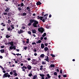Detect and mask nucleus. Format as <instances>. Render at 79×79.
Segmentation results:
<instances>
[{"label":"nucleus","instance_id":"1","mask_svg":"<svg viewBox=\"0 0 79 79\" xmlns=\"http://www.w3.org/2000/svg\"><path fill=\"white\" fill-rule=\"evenodd\" d=\"M34 22V23H33ZM33 25L34 27H37V24H39V22L37 21V20H36L34 19H33Z\"/></svg>","mask_w":79,"mask_h":79},{"label":"nucleus","instance_id":"2","mask_svg":"<svg viewBox=\"0 0 79 79\" xmlns=\"http://www.w3.org/2000/svg\"><path fill=\"white\" fill-rule=\"evenodd\" d=\"M47 56H45V59H44V60L46 61H47L48 62H49V57L48 56H49L50 55V52H49L48 51V52L47 54Z\"/></svg>","mask_w":79,"mask_h":79},{"label":"nucleus","instance_id":"3","mask_svg":"<svg viewBox=\"0 0 79 79\" xmlns=\"http://www.w3.org/2000/svg\"><path fill=\"white\" fill-rule=\"evenodd\" d=\"M38 30L41 33H43L44 31V29H43V28L42 27H41V28H38Z\"/></svg>","mask_w":79,"mask_h":79},{"label":"nucleus","instance_id":"4","mask_svg":"<svg viewBox=\"0 0 79 79\" xmlns=\"http://www.w3.org/2000/svg\"><path fill=\"white\" fill-rule=\"evenodd\" d=\"M30 22H29L28 23V26H30L32 25V23H33V19H31L30 20Z\"/></svg>","mask_w":79,"mask_h":79},{"label":"nucleus","instance_id":"5","mask_svg":"<svg viewBox=\"0 0 79 79\" xmlns=\"http://www.w3.org/2000/svg\"><path fill=\"white\" fill-rule=\"evenodd\" d=\"M8 73H6L4 74V75H3L2 78H5V77H8Z\"/></svg>","mask_w":79,"mask_h":79},{"label":"nucleus","instance_id":"6","mask_svg":"<svg viewBox=\"0 0 79 79\" xmlns=\"http://www.w3.org/2000/svg\"><path fill=\"white\" fill-rule=\"evenodd\" d=\"M9 48L10 49H14V50L16 49V48L15 45H14L13 46H10Z\"/></svg>","mask_w":79,"mask_h":79},{"label":"nucleus","instance_id":"7","mask_svg":"<svg viewBox=\"0 0 79 79\" xmlns=\"http://www.w3.org/2000/svg\"><path fill=\"white\" fill-rule=\"evenodd\" d=\"M27 68L29 70H30L32 69V66L30 65H28L27 66Z\"/></svg>","mask_w":79,"mask_h":79},{"label":"nucleus","instance_id":"8","mask_svg":"<svg viewBox=\"0 0 79 79\" xmlns=\"http://www.w3.org/2000/svg\"><path fill=\"white\" fill-rule=\"evenodd\" d=\"M32 62L34 64H37V61L36 60H35V59H33Z\"/></svg>","mask_w":79,"mask_h":79},{"label":"nucleus","instance_id":"9","mask_svg":"<svg viewBox=\"0 0 79 79\" xmlns=\"http://www.w3.org/2000/svg\"><path fill=\"white\" fill-rule=\"evenodd\" d=\"M23 30H22V29H21L20 31L19 30L18 33L19 34H20V33H23Z\"/></svg>","mask_w":79,"mask_h":79},{"label":"nucleus","instance_id":"10","mask_svg":"<svg viewBox=\"0 0 79 79\" xmlns=\"http://www.w3.org/2000/svg\"><path fill=\"white\" fill-rule=\"evenodd\" d=\"M10 7H7L6 9L5 10V12H8L9 10H10Z\"/></svg>","mask_w":79,"mask_h":79},{"label":"nucleus","instance_id":"11","mask_svg":"<svg viewBox=\"0 0 79 79\" xmlns=\"http://www.w3.org/2000/svg\"><path fill=\"white\" fill-rule=\"evenodd\" d=\"M36 4L37 6H39V5H41V4H42V3L40 1H38V2H37Z\"/></svg>","mask_w":79,"mask_h":79},{"label":"nucleus","instance_id":"12","mask_svg":"<svg viewBox=\"0 0 79 79\" xmlns=\"http://www.w3.org/2000/svg\"><path fill=\"white\" fill-rule=\"evenodd\" d=\"M50 67L51 68H54L55 67V65L54 64H51L50 66H49V68H50Z\"/></svg>","mask_w":79,"mask_h":79},{"label":"nucleus","instance_id":"13","mask_svg":"<svg viewBox=\"0 0 79 79\" xmlns=\"http://www.w3.org/2000/svg\"><path fill=\"white\" fill-rule=\"evenodd\" d=\"M10 44L11 45V46H13L14 44L13 41H11L10 42Z\"/></svg>","mask_w":79,"mask_h":79},{"label":"nucleus","instance_id":"14","mask_svg":"<svg viewBox=\"0 0 79 79\" xmlns=\"http://www.w3.org/2000/svg\"><path fill=\"white\" fill-rule=\"evenodd\" d=\"M31 31L33 33H36V31L35 29L32 30Z\"/></svg>","mask_w":79,"mask_h":79},{"label":"nucleus","instance_id":"15","mask_svg":"<svg viewBox=\"0 0 79 79\" xmlns=\"http://www.w3.org/2000/svg\"><path fill=\"white\" fill-rule=\"evenodd\" d=\"M41 48H42V49L43 48H44V44H43V43H42L41 44Z\"/></svg>","mask_w":79,"mask_h":79},{"label":"nucleus","instance_id":"16","mask_svg":"<svg viewBox=\"0 0 79 79\" xmlns=\"http://www.w3.org/2000/svg\"><path fill=\"white\" fill-rule=\"evenodd\" d=\"M0 51L2 53H4L5 52V51L4 49H1L0 50Z\"/></svg>","mask_w":79,"mask_h":79},{"label":"nucleus","instance_id":"17","mask_svg":"<svg viewBox=\"0 0 79 79\" xmlns=\"http://www.w3.org/2000/svg\"><path fill=\"white\" fill-rule=\"evenodd\" d=\"M40 56L41 58H43V57H44V54H41Z\"/></svg>","mask_w":79,"mask_h":79},{"label":"nucleus","instance_id":"18","mask_svg":"<svg viewBox=\"0 0 79 79\" xmlns=\"http://www.w3.org/2000/svg\"><path fill=\"white\" fill-rule=\"evenodd\" d=\"M45 51H48V47H45L44 48Z\"/></svg>","mask_w":79,"mask_h":79},{"label":"nucleus","instance_id":"19","mask_svg":"<svg viewBox=\"0 0 79 79\" xmlns=\"http://www.w3.org/2000/svg\"><path fill=\"white\" fill-rule=\"evenodd\" d=\"M46 33L45 32L44 33V34H43V35H42V36H43V38L44 37V36H46Z\"/></svg>","mask_w":79,"mask_h":79},{"label":"nucleus","instance_id":"20","mask_svg":"<svg viewBox=\"0 0 79 79\" xmlns=\"http://www.w3.org/2000/svg\"><path fill=\"white\" fill-rule=\"evenodd\" d=\"M14 26V25H10L11 27H12V30H13V29H14V28H15Z\"/></svg>","mask_w":79,"mask_h":79},{"label":"nucleus","instance_id":"21","mask_svg":"<svg viewBox=\"0 0 79 79\" xmlns=\"http://www.w3.org/2000/svg\"><path fill=\"white\" fill-rule=\"evenodd\" d=\"M28 76L29 77H31L32 76V74L31 73H30L28 75Z\"/></svg>","mask_w":79,"mask_h":79},{"label":"nucleus","instance_id":"22","mask_svg":"<svg viewBox=\"0 0 79 79\" xmlns=\"http://www.w3.org/2000/svg\"><path fill=\"white\" fill-rule=\"evenodd\" d=\"M10 35H6V38H10Z\"/></svg>","mask_w":79,"mask_h":79},{"label":"nucleus","instance_id":"23","mask_svg":"<svg viewBox=\"0 0 79 79\" xmlns=\"http://www.w3.org/2000/svg\"><path fill=\"white\" fill-rule=\"evenodd\" d=\"M50 56H52V57H55L56 56H55L54 54H51Z\"/></svg>","mask_w":79,"mask_h":79},{"label":"nucleus","instance_id":"24","mask_svg":"<svg viewBox=\"0 0 79 79\" xmlns=\"http://www.w3.org/2000/svg\"><path fill=\"white\" fill-rule=\"evenodd\" d=\"M40 76H41V77H44L45 75L44 74H40Z\"/></svg>","mask_w":79,"mask_h":79},{"label":"nucleus","instance_id":"25","mask_svg":"<svg viewBox=\"0 0 79 79\" xmlns=\"http://www.w3.org/2000/svg\"><path fill=\"white\" fill-rule=\"evenodd\" d=\"M37 77V75H35V76H34L33 79H35Z\"/></svg>","mask_w":79,"mask_h":79},{"label":"nucleus","instance_id":"26","mask_svg":"<svg viewBox=\"0 0 79 79\" xmlns=\"http://www.w3.org/2000/svg\"><path fill=\"white\" fill-rule=\"evenodd\" d=\"M27 15V13H26V12H24L23 14V16H24L25 15Z\"/></svg>","mask_w":79,"mask_h":79},{"label":"nucleus","instance_id":"27","mask_svg":"<svg viewBox=\"0 0 79 79\" xmlns=\"http://www.w3.org/2000/svg\"><path fill=\"white\" fill-rule=\"evenodd\" d=\"M47 76H48V79L49 78H50L51 76L49 75V74H47Z\"/></svg>","mask_w":79,"mask_h":79},{"label":"nucleus","instance_id":"28","mask_svg":"<svg viewBox=\"0 0 79 79\" xmlns=\"http://www.w3.org/2000/svg\"><path fill=\"white\" fill-rule=\"evenodd\" d=\"M27 41H26L27 43H29V38H28L27 39Z\"/></svg>","mask_w":79,"mask_h":79},{"label":"nucleus","instance_id":"29","mask_svg":"<svg viewBox=\"0 0 79 79\" xmlns=\"http://www.w3.org/2000/svg\"><path fill=\"white\" fill-rule=\"evenodd\" d=\"M41 40H39L38 41H37L36 43H41Z\"/></svg>","mask_w":79,"mask_h":79},{"label":"nucleus","instance_id":"30","mask_svg":"<svg viewBox=\"0 0 79 79\" xmlns=\"http://www.w3.org/2000/svg\"><path fill=\"white\" fill-rule=\"evenodd\" d=\"M7 15L8 16H10L11 15V14L10 13V12H9V13H8Z\"/></svg>","mask_w":79,"mask_h":79},{"label":"nucleus","instance_id":"31","mask_svg":"<svg viewBox=\"0 0 79 79\" xmlns=\"http://www.w3.org/2000/svg\"><path fill=\"white\" fill-rule=\"evenodd\" d=\"M18 9L19 10H21L22 9L20 7H19L18 8Z\"/></svg>","mask_w":79,"mask_h":79},{"label":"nucleus","instance_id":"32","mask_svg":"<svg viewBox=\"0 0 79 79\" xmlns=\"http://www.w3.org/2000/svg\"><path fill=\"white\" fill-rule=\"evenodd\" d=\"M43 17L42 16H40V20H42V19H43Z\"/></svg>","mask_w":79,"mask_h":79},{"label":"nucleus","instance_id":"33","mask_svg":"<svg viewBox=\"0 0 79 79\" xmlns=\"http://www.w3.org/2000/svg\"><path fill=\"white\" fill-rule=\"evenodd\" d=\"M28 33L31 35V31H28Z\"/></svg>","mask_w":79,"mask_h":79},{"label":"nucleus","instance_id":"34","mask_svg":"<svg viewBox=\"0 0 79 79\" xmlns=\"http://www.w3.org/2000/svg\"><path fill=\"white\" fill-rule=\"evenodd\" d=\"M24 6V3H22L21 4V7H22V6Z\"/></svg>","mask_w":79,"mask_h":79},{"label":"nucleus","instance_id":"35","mask_svg":"<svg viewBox=\"0 0 79 79\" xmlns=\"http://www.w3.org/2000/svg\"><path fill=\"white\" fill-rule=\"evenodd\" d=\"M14 76H17L18 74H17V73H16H16H15L14 74Z\"/></svg>","mask_w":79,"mask_h":79},{"label":"nucleus","instance_id":"36","mask_svg":"<svg viewBox=\"0 0 79 79\" xmlns=\"http://www.w3.org/2000/svg\"><path fill=\"white\" fill-rule=\"evenodd\" d=\"M27 46H24V49L25 50H26L27 49Z\"/></svg>","mask_w":79,"mask_h":79},{"label":"nucleus","instance_id":"37","mask_svg":"<svg viewBox=\"0 0 79 79\" xmlns=\"http://www.w3.org/2000/svg\"><path fill=\"white\" fill-rule=\"evenodd\" d=\"M54 75H55V76H57V73H56V72H55L54 73Z\"/></svg>","mask_w":79,"mask_h":79},{"label":"nucleus","instance_id":"38","mask_svg":"<svg viewBox=\"0 0 79 79\" xmlns=\"http://www.w3.org/2000/svg\"><path fill=\"white\" fill-rule=\"evenodd\" d=\"M3 14H4V15H7V12H4Z\"/></svg>","mask_w":79,"mask_h":79},{"label":"nucleus","instance_id":"39","mask_svg":"<svg viewBox=\"0 0 79 79\" xmlns=\"http://www.w3.org/2000/svg\"><path fill=\"white\" fill-rule=\"evenodd\" d=\"M10 75H12V74H13V72H12V71L10 72Z\"/></svg>","mask_w":79,"mask_h":79},{"label":"nucleus","instance_id":"40","mask_svg":"<svg viewBox=\"0 0 79 79\" xmlns=\"http://www.w3.org/2000/svg\"><path fill=\"white\" fill-rule=\"evenodd\" d=\"M48 43H45V45L46 46H47L48 44Z\"/></svg>","mask_w":79,"mask_h":79},{"label":"nucleus","instance_id":"41","mask_svg":"<svg viewBox=\"0 0 79 79\" xmlns=\"http://www.w3.org/2000/svg\"><path fill=\"white\" fill-rule=\"evenodd\" d=\"M42 64H45V62H44V61H42Z\"/></svg>","mask_w":79,"mask_h":79},{"label":"nucleus","instance_id":"42","mask_svg":"<svg viewBox=\"0 0 79 79\" xmlns=\"http://www.w3.org/2000/svg\"><path fill=\"white\" fill-rule=\"evenodd\" d=\"M16 72V70H14V71H13V73H14V74H15V73Z\"/></svg>","mask_w":79,"mask_h":79},{"label":"nucleus","instance_id":"43","mask_svg":"<svg viewBox=\"0 0 79 79\" xmlns=\"http://www.w3.org/2000/svg\"><path fill=\"white\" fill-rule=\"evenodd\" d=\"M34 55L35 56H37V53H36V52H35V53L34 54Z\"/></svg>","mask_w":79,"mask_h":79},{"label":"nucleus","instance_id":"44","mask_svg":"<svg viewBox=\"0 0 79 79\" xmlns=\"http://www.w3.org/2000/svg\"><path fill=\"white\" fill-rule=\"evenodd\" d=\"M67 77V76L66 75H64L63 76V77Z\"/></svg>","mask_w":79,"mask_h":79},{"label":"nucleus","instance_id":"45","mask_svg":"<svg viewBox=\"0 0 79 79\" xmlns=\"http://www.w3.org/2000/svg\"><path fill=\"white\" fill-rule=\"evenodd\" d=\"M32 44H36V43H35V42H33L32 43Z\"/></svg>","mask_w":79,"mask_h":79},{"label":"nucleus","instance_id":"46","mask_svg":"<svg viewBox=\"0 0 79 79\" xmlns=\"http://www.w3.org/2000/svg\"><path fill=\"white\" fill-rule=\"evenodd\" d=\"M11 21L9 19L8 20V23H10V22H11Z\"/></svg>","mask_w":79,"mask_h":79},{"label":"nucleus","instance_id":"47","mask_svg":"<svg viewBox=\"0 0 79 79\" xmlns=\"http://www.w3.org/2000/svg\"><path fill=\"white\" fill-rule=\"evenodd\" d=\"M62 73V69H60V73L61 74V73Z\"/></svg>","mask_w":79,"mask_h":79},{"label":"nucleus","instance_id":"48","mask_svg":"<svg viewBox=\"0 0 79 79\" xmlns=\"http://www.w3.org/2000/svg\"><path fill=\"white\" fill-rule=\"evenodd\" d=\"M0 59H2L3 56H0Z\"/></svg>","mask_w":79,"mask_h":79},{"label":"nucleus","instance_id":"49","mask_svg":"<svg viewBox=\"0 0 79 79\" xmlns=\"http://www.w3.org/2000/svg\"><path fill=\"white\" fill-rule=\"evenodd\" d=\"M31 58H28L27 59V60L28 61H30V60H31Z\"/></svg>","mask_w":79,"mask_h":79},{"label":"nucleus","instance_id":"50","mask_svg":"<svg viewBox=\"0 0 79 79\" xmlns=\"http://www.w3.org/2000/svg\"><path fill=\"white\" fill-rule=\"evenodd\" d=\"M7 30H8L10 31V27H9L8 28H7Z\"/></svg>","mask_w":79,"mask_h":79},{"label":"nucleus","instance_id":"51","mask_svg":"<svg viewBox=\"0 0 79 79\" xmlns=\"http://www.w3.org/2000/svg\"><path fill=\"white\" fill-rule=\"evenodd\" d=\"M37 19H40V16H39V15H38L37 16Z\"/></svg>","mask_w":79,"mask_h":79},{"label":"nucleus","instance_id":"52","mask_svg":"<svg viewBox=\"0 0 79 79\" xmlns=\"http://www.w3.org/2000/svg\"><path fill=\"white\" fill-rule=\"evenodd\" d=\"M48 14H45L44 15V17H45V16H48Z\"/></svg>","mask_w":79,"mask_h":79},{"label":"nucleus","instance_id":"53","mask_svg":"<svg viewBox=\"0 0 79 79\" xmlns=\"http://www.w3.org/2000/svg\"><path fill=\"white\" fill-rule=\"evenodd\" d=\"M42 21L43 22H45V19H42Z\"/></svg>","mask_w":79,"mask_h":79},{"label":"nucleus","instance_id":"54","mask_svg":"<svg viewBox=\"0 0 79 79\" xmlns=\"http://www.w3.org/2000/svg\"><path fill=\"white\" fill-rule=\"evenodd\" d=\"M22 28H23V29H25V28H26V27H25L23 26L22 27Z\"/></svg>","mask_w":79,"mask_h":79},{"label":"nucleus","instance_id":"55","mask_svg":"<svg viewBox=\"0 0 79 79\" xmlns=\"http://www.w3.org/2000/svg\"><path fill=\"white\" fill-rule=\"evenodd\" d=\"M3 73H5V74L6 73V71H5L4 70L3 71Z\"/></svg>","mask_w":79,"mask_h":79},{"label":"nucleus","instance_id":"56","mask_svg":"<svg viewBox=\"0 0 79 79\" xmlns=\"http://www.w3.org/2000/svg\"><path fill=\"white\" fill-rule=\"evenodd\" d=\"M4 47H5L4 46H1V48H4Z\"/></svg>","mask_w":79,"mask_h":79},{"label":"nucleus","instance_id":"57","mask_svg":"<svg viewBox=\"0 0 79 79\" xmlns=\"http://www.w3.org/2000/svg\"><path fill=\"white\" fill-rule=\"evenodd\" d=\"M40 69L41 71H42V69H43V68H41V67H40Z\"/></svg>","mask_w":79,"mask_h":79},{"label":"nucleus","instance_id":"58","mask_svg":"<svg viewBox=\"0 0 79 79\" xmlns=\"http://www.w3.org/2000/svg\"><path fill=\"white\" fill-rule=\"evenodd\" d=\"M10 77V75H9V74H8V75L7 76L8 77Z\"/></svg>","mask_w":79,"mask_h":79},{"label":"nucleus","instance_id":"59","mask_svg":"<svg viewBox=\"0 0 79 79\" xmlns=\"http://www.w3.org/2000/svg\"><path fill=\"white\" fill-rule=\"evenodd\" d=\"M43 39H44V37H41V38H40V40H43Z\"/></svg>","mask_w":79,"mask_h":79},{"label":"nucleus","instance_id":"60","mask_svg":"<svg viewBox=\"0 0 79 79\" xmlns=\"http://www.w3.org/2000/svg\"><path fill=\"white\" fill-rule=\"evenodd\" d=\"M29 9H30L29 7H27V10Z\"/></svg>","mask_w":79,"mask_h":79},{"label":"nucleus","instance_id":"61","mask_svg":"<svg viewBox=\"0 0 79 79\" xmlns=\"http://www.w3.org/2000/svg\"><path fill=\"white\" fill-rule=\"evenodd\" d=\"M58 77L60 79V77H61V76H60V75H59Z\"/></svg>","mask_w":79,"mask_h":79},{"label":"nucleus","instance_id":"62","mask_svg":"<svg viewBox=\"0 0 79 79\" xmlns=\"http://www.w3.org/2000/svg\"><path fill=\"white\" fill-rule=\"evenodd\" d=\"M56 71H57V72H59V69H57Z\"/></svg>","mask_w":79,"mask_h":79},{"label":"nucleus","instance_id":"63","mask_svg":"<svg viewBox=\"0 0 79 79\" xmlns=\"http://www.w3.org/2000/svg\"><path fill=\"white\" fill-rule=\"evenodd\" d=\"M52 15H51V14H50L49 15V17H50V18L51 17Z\"/></svg>","mask_w":79,"mask_h":79},{"label":"nucleus","instance_id":"64","mask_svg":"<svg viewBox=\"0 0 79 79\" xmlns=\"http://www.w3.org/2000/svg\"><path fill=\"white\" fill-rule=\"evenodd\" d=\"M36 51H37L36 49H35L34 51L33 50V51H34L35 52H36Z\"/></svg>","mask_w":79,"mask_h":79}]
</instances>
